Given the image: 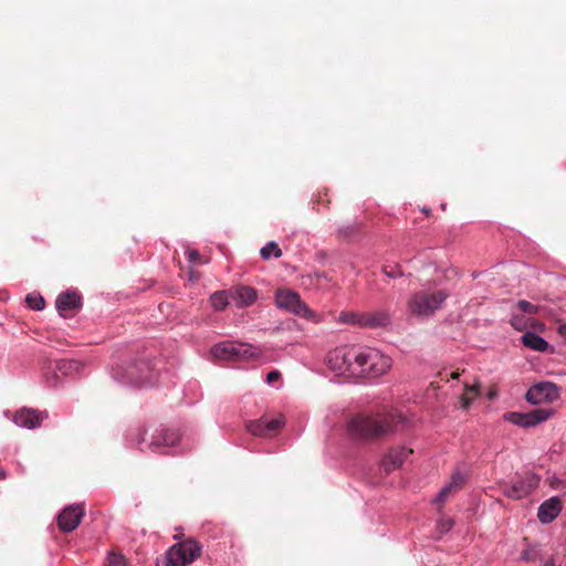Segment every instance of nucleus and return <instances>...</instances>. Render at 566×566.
<instances>
[{"mask_svg": "<svg viewBox=\"0 0 566 566\" xmlns=\"http://www.w3.org/2000/svg\"><path fill=\"white\" fill-rule=\"evenodd\" d=\"M405 418L397 412L356 413L346 423V430L352 439L373 442L384 439L397 431Z\"/></svg>", "mask_w": 566, "mask_h": 566, "instance_id": "obj_1", "label": "nucleus"}, {"mask_svg": "<svg viewBox=\"0 0 566 566\" xmlns=\"http://www.w3.org/2000/svg\"><path fill=\"white\" fill-rule=\"evenodd\" d=\"M211 354L216 359L221 360H248L260 356L256 347L242 343L223 342L211 348Z\"/></svg>", "mask_w": 566, "mask_h": 566, "instance_id": "obj_5", "label": "nucleus"}, {"mask_svg": "<svg viewBox=\"0 0 566 566\" xmlns=\"http://www.w3.org/2000/svg\"><path fill=\"white\" fill-rule=\"evenodd\" d=\"M517 490H518L517 486L513 482L512 485L505 486L503 492L507 497H511L514 500H521L524 496Z\"/></svg>", "mask_w": 566, "mask_h": 566, "instance_id": "obj_33", "label": "nucleus"}, {"mask_svg": "<svg viewBox=\"0 0 566 566\" xmlns=\"http://www.w3.org/2000/svg\"><path fill=\"white\" fill-rule=\"evenodd\" d=\"M6 478V473L4 472H0V479H4Z\"/></svg>", "mask_w": 566, "mask_h": 566, "instance_id": "obj_41", "label": "nucleus"}, {"mask_svg": "<svg viewBox=\"0 0 566 566\" xmlns=\"http://www.w3.org/2000/svg\"><path fill=\"white\" fill-rule=\"evenodd\" d=\"M281 377V373L277 370H272L266 375V381L269 384H273L274 381L279 380Z\"/></svg>", "mask_w": 566, "mask_h": 566, "instance_id": "obj_36", "label": "nucleus"}, {"mask_svg": "<svg viewBox=\"0 0 566 566\" xmlns=\"http://www.w3.org/2000/svg\"><path fill=\"white\" fill-rule=\"evenodd\" d=\"M465 483L464 476L460 472H454L451 476V481L441 489L433 500L434 503L443 504L448 497L462 489Z\"/></svg>", "mask_w": 566, "mask_h": 566, "instance_id": "obj_15", "label": "nucleus"}, {"mask_svg": "<svg viewBox=\"0 0 566 566\" xmlns=\"http://www.w3.org/2000/svg\"><path fill=\"white\" fill-rule=\"evenodd\" d=\"M245 427L251 434L268 438L265 417H262L258 420H251L247 423Z\"/></svg>", "mask_w": 566, "mask_h": 566, "instance_id": "obj_24", "label": "nucleus"}, {"mask_svg": "<svg viewBox=\"0 0 566 566\" xmlns=\"http://www.w3.org/2000/svg\"><path fill=\"white\" fill-rule=\"evenodd\" d=\"M523 558H524V559H526V560H528V554L524 553V554H523Z\"/></svg>", "mask_w": 566, "mask_h": 566, "instance_id": "obj_42", "label": "nucleus"}, {"mask_svg": "<svg viewBox=\"0 0 566 566\" xmlns=\"http://www.w3.org/2000/svg\"><path fill=\"white\" fill-rule=\"evenodd\" d=\"M360 230V226L357 222H352L345 226H342L337 230V237L343 240H349L354 238Z\"/></svg>", "mask_w": 566, "mask_h": 566, "instance_id": "obj_25", "label": "nucleus"}, {"mask_svg": "<svg viewBox=\"0 0 566 566\" xmlns=\"http://www.w3.org/2000/svg\"><path fill=\"white\" fill-rule=\"evenodd\" d=\"M412 453L411 449L397 448L390 450L381 460L380 470L386 474L399 469L406 459Z\"/></svg>", "mask_w": 566, "mask_h": 566, "instance_id": "obj_12", "label": "nucleus"}, {"mask_svg": "<svg viewBox=\"0 0 566 566\" xmlns=\"http://www.w3.org/2000/svg\"><path fill=\"white\" fill-rule=\"evenodd\" d=\"M105 566H129V563L122 553L112 551L107 554Z\"/></svg>", "mask_w": 566, "mask_h": 566, "instance_id": "obj_31", "label": "nucleus"}, {"mask_svg": "<svg viewBox=\"0 0 566 566\" xmlns=\"http://www.w3.org/2000/svg\"><path fill=\"white\" fill-rule=\"evenodd\" d=\"M459 376H460V373H459V371H453V373L451 374V377H452V378H454V379H455V378H458Z\"/></svg>", "mask_w": 566, "mask_h": 566, "instance_id": "obj_40", "label": "nucleus"}, {"mask_svg": "<svg viewBox=\"0 0 566 566\" xmlns=\"http://www.w3.org/2000/svg\"><path fill=\"white\" fill-rule=\"evenodd\" d=\"M284 417L282 415L277 416L274 419L265 418V427L268 431V438L277 433V431L284 426Z\"/></svg>", "mask_w": 566, "mask_h": 566, "instance_id": "obj_30", "label": "nucleus"}, {"mask_svg": "<svg viewBox=\"0 0 566 566\" xmlns=\"http://www.w3.org/2000/svg\"><path fill=\"white\" fill-rule=\"evenodd\" d=\"M115 377L126 384L144 386L153 384L156 375L148 361L139 360L118 367Z\"/></svg>", "mask_w": 566, "mask_h": 566, "instance_id": "obj_4", "label": "nucleus"}, {"mask_svg": "<svg viewBox=\"0 0 566 566\" xmlns=\"http://www.w3.org/2000/svg\"><path fill=\"white\" fill-rule=\"evenodd\" d=\"M515 308L524 315H536L543 312V307L535 305L528 301L521 300L516 303Z\"/></svg>", "mask_w": 566, "mask_h": 566, "instance_id": "obj_26", "label": "nucleus"}, {"mask_svg": "<svg viewBox=\"0 0 566 566\" xmlns=\"http://www.w3.org/2000/svg\"><path fill=\"white\" fill-rule=\"evenodd\" d=\"M81 306V296L73 291L62 293L56 298V308L64 317L71 315L75 311H78Z\"/></svg>", "mask_w": 566, "mask_h": 566, "instance_id": "obj_13", "label": "nucleus"}, {"mask_svg": "<svg viewBox=\"0 0 566 566\" xmlns=\"http://www.w3.org/2000/svg\"><path fill=\"white\" fill-rule=\"evenodd\" d=\"M231 300L235 301L240 307L249 306L256 300V291L251 286L239 285L229 290Z\"/></svg>", "mask_w": 566, "mask_h": 566, "instance_id": "obj_16", "label": "nucleus"}, {"mask_svg": "<svg viewBox=\"0 0 566 566\" xmlns=\"http://www.w3.org/2000/svg\"><path fill=\"white\" fill-rule=\"evenodd\" d=\"M230 298L229 291H218L211 295L210 302L216 311H223L229 304Z\"/></svg>", "mask_w": 566, "mask_h": 566, "instance_id": "obj_23", "label": "nucleus"}, {"mask_svg": "<svg viewBox=\"0 0 566 566\" xmlns=\"http://www.w3.org/2000/svg\"><path fill=\"white\" fill-rule=\"evenodd\" d=\"M199 256H200V254L196 250H191L188 252V258L190 261H197V260H199Z\"/></svg>", "mask_w": 566, "mask_h": 566, "instance_id": "obj_38", "label": "nucleus"}, {"mask_svg": "<svg viewBox=\"0 0 566 566\" xmlns=\"http://www.w3.org/2000/svg\"><path fill=\"white\" fill-rule=\"evenodd\" d=\"M339 322L363 328L364 312H342L339 314Z\"/></svg>", "mask_w": 566, "mask_h": 566, "instance_id": "obj_22", "label": "nucleus"}, {"mask_svg": "<svg viewBox=\"0 0 566 566\" xmlns=\"http://www.w3.org/2000/svg\"><path fill=\"white\" fill-rule=\"evenodd\" d=\"M447 297L448 294L444 291H436L433 293L420 291L409 298L408 310L410 314L416 316H430L441 307Z\"/></svg>", "mask_w": 566, "mask_h": 566, "instance_id": "obj_3", "label": "nucleus"}, {"mask_svg": "<svg viewBox=\"0 0 566 566\" xmlns=\"http://www.w3.org/2000/svg\"><path fill=\"white\" fill-rule=\"evenodd\" d=\"M544 566H555V563L553 559H548L545 562Z\"/></svg>", "mask_w": 566, "mask_h": 566, "instance_id": "obj_39", "label": "nucleus"}, {"mask_svg": "<svg viewBox=\"0 0 566 566\" xmlns=\"http://www.w3.org/2000/svg\"><path fill=\"white\" fill-rule=\"evenodd\" d=\"M528 322H530L528 328H532V329H535V331H543L544 327H545L544 323H542L541 321H538V319H536L534 317L530 316Z\"/></svg>", "mask_w": 566, "mask_h": 566, "instance_id": "obj_35", "label": "nucleus"}, {"mask_svg": "<svg viewBox=\"0 0 566 566\" xmlns=\"http://www.w3.org/2000/svg\"><path fill=\"white\" fill-rule=\"evenodd\" d=\"M84 515V507L81 504L66 506L57 516V526L60 531L70 533L81 523Z\"/></svg>", "mask_w": 566, "mask_h": 566, "instance_id": "obj_10", "label": "nucleus"}, {"mask_svg": "<svg viewBox=\"0 0 566 566\" xmlns=\"http://www.w3.org/2000/svg\"><path fill=\"white\" fill-rule=\"evenodd\" d=\"M83 368V365L78 360L74 359H61L55 361V378H57V374L60 373L63 376H69L74 373H78Z\"/></svg>", "mask_w": 566, "mask_h": 566, "instance_id": "obj_21", "label": "nucleus"}, {"mask_svg": "<svg viewBox=\"0 0 566 566\" xmlns=\"http://www.w3.org/2000/svg\"><path fill=\"white\" fill-rule=\"evenodd\" d=\"M46 412L36 409L23 407L19 409L13 416V422L22 428L34 429L42 424L46 418Z\"/></svg>", "mask_w": 566, "mask_h": 566, "instance_id": "obj_11", "label": "nucleus"}, {"mask_svg": "<svg viewBox=\"0 0 566 566\" xmlns=\"http://www.w3.org/2000/svg\"><path fill=\"white\" fill-rule=\"evenodd\" d=\"M539 483V476L534 473H526L525 475L518 478L514 481V484L517 486V491L525 497L531 492H533Z\"/></svg>", "mask_w": 566, "mask_h": 566, "instance_id": "obj_18", "label": "nucleus"}, {"mask_svg": "<svg viewBox=\"0 0 566 566\" xmlns=\"http://www.w3.org/2000/svg\"><path fill=\"white\" fill-rule=\"evenodd\" d=\"M390 323V315L385 311L364 312L363 328L385 327Z\"/></svg>", "mask_w": 566, "mask_h": 566, "instance_id": "obj_17", "label": "nucleus"}, {"mask_svg": "<svg viewBox=\"0 0 566 566\" xmlns=\"http://www.w3.org/2000/svg\"><path fill=\"white\" fill-rule=\"evenodd\" d=\"M263 260H269L272 255L277 259L282 255V250L276 242L271 241L260 250Z\"/></svg>", "mask_w": 566, "mask_h": 566, "instance_id": "obj_28", "label": "nucleus"}, {"mask_svg": "<svg viewBox=\"0 0 566 566\" xmlns=\"http://www.w3.org/2000/svg\"><path fill=\"white\" fill-rule=\"evenodd\" d=\"M279 308L293 313L301 317H308L312 312L307 305L301 300L298 293L289 289H277L274 297Z\"/></svg>", "mask_w": 566, "mask_h": 566, "instance_id": "obj_7", "label": "nucleus"}, {"mask_svg": "<svg viewBox=\"0 0 566 566\" xmlns=\"http://www.w3.org/2000/svg\"><path fill=\"white\" fill-rule=\"evenodd\" d=\"M179 440V434L177 431L172 429L163 430L158 436L153 437V441L150 443V448L155 450V448L160 446H175Z\"/></svg>", "mask_w": 566, "mask_h": 566, "instance_id": "obj_19", "label": "nucleus"}, {"mask_svg": "<svg viewBox=\"0 0 566 566\" xmlns=\"http://www.w3.org/2000/svg\"><path fill=\"white\" fill-rule=\"evenodd\" d=\"M562 511V502L558 497L554 496L544 501L537 512V517L543 524L553 522Z\"/></svg>", "mask_w": 566, "mask_h": 566, "instance_id": "obj_14", "label": "nucleus"}, {"mask_svg": "<svg viewBox=\"0 0 566 566\" xmlns=\"http://www.w3.org/2000/svg\"><path fill=\"white\" fill-rule=\"evenodd\" d=\"M552 412L546 409H535L530 412L511 411L504 413V420L523 428L535 427L536 424L546 421Z\"/></svg>", "mask_w": 566, "mask_h": 566, "instance_id": "obj_9", "label": "nucleus"}, {"mask_svg": "<svg viewBox=\"0 0 566 566\" xmlns=\"http://www.w3.org/2000/svg\"><path fill=\"white\" fill-rule=\"evenodd\" d=\"M391 358L377 348L357 347L354 376L377 378L391 368Z\"/></svg>", "mask_w": 566, "mask_h": 566, "instance_id": "obj_2", "label": "nucleus"}, {"mask_svg": "<svg viewBox=\"0 0 566 566\" xmlns=\"http://www.w3.org/2000/svg\"><path fill=\"white\" fill-rule=\"evenodd\" d=\"M522 344L527 347V348H531L533 350H536V352H546L549 347L548 343L542 338L541 336L532 333V332H526L523 336H522Z\"/></svg>", "mask_w": 566, "mask_h": 566, "instance_id": "obj_20", "label": "nucleus"}, {"mask_svg": "<svg viewBox=\"0 0 566 566\" xmlns=\"http://www.w3.org/2000/svg\"><path fill=\"white\" fill-rule=\"evenodd\" d=\"M559 397L558 387L551 381L533 385L526 392L525 399L532 405L553 402Z\"/></svg>", "mask_w": 566, "mask_h": 566, "instance_id": "obj_8", "label": "nucleus"}, {"mask_svg": "<svg viewBox=\"0 0 566 566\" xmlns=\"http://www.w3.org/2000/svg\"><path fill=\"white\" fill-rule=\"evenodd\" d=\"M479 395V386L478 385H469L465 384L464 392L461 396V405L464 409H467L473 399Z\"/></svg>", "mask_w": 566, "mask_h": 566, "instance_id": "obj_27", "label": "nucleus"}, {"mask_svg": "<svg viewBox=\"0 0 566 566\" xmlns=\"http://www.w3.org/2000/svg\"><path fill=\"white\" fill-rule=\"evenodd\" d=\"M384 272L386 275L390 276V277H395L397 275H401V272L399 269H396V268H390L388 265H386L384 268Z\"/></svg>", "mask_w": 566, "mask_h": 566, "instance_id": "obj_37", "label": "nucleus"}, {"mask_svg": "<svg viewBox=\"0 0 566 566\" xmlns=\"http://www.w3.org/2000/svg\"><path fill=\"white\" fill-rule=\"evenodd\" d=\"M452 526H453V521L451 518L441 520L438 523V530L442 534L449 532Z\"/></svg>", "mask_w": 566, "mask_h": 566, "instance_id": "obj_34", "label": "nucleus"}, {"mask_svg": "<svg viewBox=\"0 0 566 566\" xmlns=\"http://www.w3.org/2000/svg\"><path fill=\"white\" fill-rule=\"evenodd\" d=\"M530 316L520 313H513L511 317V325L520 332L526 331L530 326Z\"/></svg>", "mask_w": 566, "mask_h": 566, "instance_id": "obj_29", "label": "nucleus"}, {"mask_svg": "<svg viewBox=\"0 0 566 566\" xmlns=\"http://www.w3.org/2000/svg\"><path fill=\"white\" fill-rule=\"evenodd\" d=\"M357 346L340 347L331 350L327 355V365L334 371L340 375L354 376V366L356 365Z\"/></svg>", "mask_w": 566, "mask_h": 566, "instance_id": "obj_6", "label": "nucleus"}, {"mask_svg": "<svg viewBox=\"0 0 566 566\" xmlns=\"http://www.w3.org/2000/svg\"><path fill=\"white\" fill-rule=\"evenodd\" d=\"M25 301L30 308L36 311L42 310L45 305V301L40 294H29Z\"/></svg>", "mask_w": 566, "mask_h": 566, "instance_id": "obj_32", "label": "nucleus"}]
</instances>
